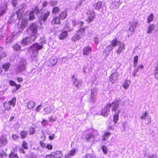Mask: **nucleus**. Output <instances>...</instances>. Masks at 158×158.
Instances as JSON below:
<instances>
[{
  "instance_id": "1",
  "label": "nucleus",
  "mask_w": 158,
  "mask_h": 158,
  "mask_svg": "<svg viewBox=\"0 0 158 158\" xmlns=\"http://www.w3.org/2000/svg\"><path fill=\"white\" fill-rule=\"evenodd\" d=\"M123 103L120 100H114L112 104L113 111H114L115 114L114 116V121L117 123L118 121L119 113L123 108Z\"/></svg>"
},
{
  "instance_id": "2",
  "label": "nucleus",
  "mask_w": 158,
  "mask_h": 158,
  "mask_svg": "<svg viewBox=\"0 0 158 158\" xmlns=\"http://www.w3.org/2000/svg\"><path fill=\"white\" fill-rule=\"evenodd\" d=\"M87 27H81L77 33H76L72 38V40L73 41H76L79 40L83 36L85 33Z\"/></svg>"
},
{
  "instance_id": "3",
  "label": "nucleus",
  "mask_w": 158,
  "mask_h": 158,
  "mask_svg": "<svg viewBox=\"0 0 158 158\" xmlns=\"http://www.w3.org/2000/svg\"><path fill=\"white\" fill-rule=\"evenodd\" d=\"M24 10V8H22L18 10L16 13H14L12 16L10 18V20L13 23H15L17 20L19 21L21 19V14H23Z\"/></svg>"
},
{
  "instance_id": "4",
  "label": "nucleus",
  "mask_w": 158,
  "mask_h": 158,
  "mask_svg": "<svg viewBox=\"0 0 158 158\" xmlns=\"http://www.w3.org/2000/svg\"><path fill=\"white\" fill-rule=\"evenodd\" d=\"M27 64L26 61L24 59H21L18 65L16 71L18 73H22L25 74L24 72L26 71V66Z\"/></svg>"
},
{
  "instance_id": "5",
  "label": "nucleus",
  "mask_w": 158,
  "mask_h": 158,
  "mask_svg": "<svg viewBox=\"0 0 158 158\" xmlns=\"http://www.w3.org/2000/svg\"><path fill=\"white\" fill-rule=\"evenodd\" d=\"M37 38V36L36 35H31L29 37H25L23 38L21 44H22L24 45H28L31 44V43L35 41Z\"/></svg>"
},
{
  "instance_id": "6",
  "label": "nucleus",
  "mask_w": 158,
  "mask_h": 158,
  "mask_svg": "<svg viewBox=\"0 0 158 158\" xmlns=\"http://www.w3.org/2000/svg\"><path fill=\"white\" fill-rule=\"evenodd\" d=\"M16 102V98H13L8 102H6L3 103V106L5 110H9L11 108V106L14 107L15 105Z\"/></svg>"
},
{
  "instance_id": "7",
  "label": "nucleus",
  "mask_w": 158,
  "mask_h": 158,
  "mask_svg": "<svg viewBox=\"0 0 158 158\" xmlns=\"http://www.w3.org/2000/svg\"><path fill=\"white\" fill-rule=\"evenodd\" d=\"M64 29L65 30H63L59 35V39L60 40H63L65 39L68 35V31H70L73 30V28L70 27L67 24L65 25Z\"/></svg>"
},
{
  "instance_id": "8",
  "label": "nucleus",
  "mask_w": 158,
  "mask_h": 158,
  "mask_svg": "<svg viewBox=\"0 0 158 158\" xmlns=\"http://www.w3.org/2000/svg\"><path fill=\"white\" fill-rule=\"evenodd\" d=\"M114 103V102L111 104H109L107 105L102 110L101 112V114L105 116H107L109 114L110 112V108L111 107L113 111L112 104Z\"/></svg>"
},
{
  "instance_id": "9",
  "label": "nucleus",
  "mask_w": 158,
  "mask_h": 158,
  "mask_svg": "<svg viewBox=\"0 0 158 158\" xmlns=\"http://www.w3.org/2000/svg\"><path fill=\"white\" fill-rule=\"evenodd\" d=\"M43 46L40 45L38 43H35L32 45L29 49V51L38 53L40 50L42 49Z\"/></svg>"
},
{
  "instance_id": "10",
  "label": "nucleus",
  "mask_w": 158,
  "mask_h": 158,
  "mask_svg": "<svg viewBox=\"0 0 158 158\" xmlns=\"http://www.w3.org/2000/svg\"><path fill=\"white\" fill-rule=\"evenodd\" d=\"M119 76L118 70L116 71L114 73H112L109 77L110 81L112 83H115L118 80V78Z\"/></svg>"
},
{
  "instance_id": "11",
  "label": "nucleus",
  "mask_w": 158,
  "mask_h": 158,
  "mask_svg": "<svg viewBox=\"0 0 158 158\" xmlns=\"http://www.w3.org/2000/svg\"><path fill=\"white\" fill-rule=\"evenodd\" d=\"M34 11H31L30 12H27L26 14H23L24 16L26 18V19H29L30 20H32L35 19V15Z\"/></svg>"
},
{
  "instance_id": "12",
  "label": "nucleus",
  "mask_w": 158,
  "mask_h": 158,
  "mask_svg": "<svg viewBox=\"0 0 158 158\" xmlns=\"http://www.w3.org/2000/svg\"><path fill=\"white\" fill-rule=\"evenodd\" d=\"M72 81L73 82L74 85L77 88L81 87V81H78L77 77L74 75H73L72 77Z\"/></svg>"
},
{
  "instance_id": "13",
  "label": "nucleus",
  "mask_w": 158,
  "mask_h": 158,
  "mask_svg": "<svg viewBox=\"0 0 158 158\" xmlns=\"http://www.w3.org/2000/svg\"><path fill=\"white\" fill-rule=\"evenodd\" d=\"M30 29L32 33V34L31 35H36L37 37L38 34L37 33L38 30V26L35 23L32 24L30 26Z\"/></svg>"
},
{
  "instance_id": "14",
  "label": "nucleus",
  "mask_w": 158,
  "mask_h": 158,
  "mask_svg": "<svg viewBox=\"0 0 158 158\" xmlns=\"http://www.w3.org/2000/svg\"><path fill=\"white\" fill-rule=\"evenodd\" d=\"M77 152L78 150L77 148L72 149L65 155V157L66 158H70L72 156H74Z\"/></svg>"
},
{
  "instance_id": "15",
  "label": "nucleus",
  "mask_w": 158,
  "mask_h": 158,
  "mask_svg": "<svg viewBox=\"0 0 158 158\" xmlns=\"http://www.w3.org/2000/svg\"><path fill=\"white\" fill-rule=\"evenodd\" d=\"M7 143V137L5 135H2L0 138V146H3L5 145Z\"/></svg>"
},
{
  "instance_id": "16",
  "label": "nucleus",
  "mask_w": 158,
  "mask_h": 158,
  "mask_svg": "<svg viewBox=\"0 0 158 158\" xmlns=\"http://www.w3.org/2000/svg\"><path fill=\"white\" fill-rule=\"evenodd\" d=\"M113 48L112 46L110 44L107 45L103 51V54L106 56H107L109 54L110 51L113 49Z\"/></svg>"
},
{
  "instance_id": "17",
  "label": "nucleus",
  "mask_w": 158,
  "mask_h": 158,
  "mask_svg": "<svg viewBox=\"0 0 158 158\" xmlns=\"http://www.w3.org/2000/svg\"><path fill=\"white\" fill-rule=\"evenodd\" d=\"M96 93L94 89H91V97L89 100L91 102H94L95 101Z\"/></svg>"
},
{
  "instance_id": "18",
  "label": "nucleus",
  "mask_w": 158,
  "mask_h": 158,
  "mask_svg": "<svg viewBox=\"0 0 158 158\" xmlns=\"http://www.w3.org/2000/svg\"><path fill=\"white\" fill-rule=\"evenodd\" d=\"M85 139L87 142L92 141L94 139V136L91 133H88L85 135Z\"/></svg>"
},
{
  "instance_id": "19",
  "label": "nucleus",
  "mask_w": 158,
  "mask_h": 158,
  "mask_svg": "<svg viewBox=\"0 0 158 158\" xmlns=\"http://www.w3.org/2000/svg\"><path fill=\"white\" fill-rule=\"evenodd\" d=\"M21 16V19H22L21 27L22 28H23L27 24V20L28 19H26V18L25 16H24L23 14H21L20 16Z\"/></svg>"
},
{
  "instance_id": "20",
  "label": "nucleus",
  "mask_w": 158,
  "mask_h": 158,
  "mask_svg": "<svg viewBox=\"0 0 158 158\" xmlns=\"http://www.w3.org/2000/svg\"><path fill=\"white\" fill-rule=\"evenodd\" d=\"M83 52L84 55H88L91 52V48L89 46L85 47L83 49Z\"/></svg>"
},
{
  "instance_id": "21",
  "label": "nucleus",
  "mask_w": 158,
  "mask_h": 158,
  "mask_svg": "<svg viewBox=\"0 0 158 158\" xmlns=\"http://www.w3.org/2000/svg\"><path fill=\"white\" fill-rule=\"evenodd\" d=\"M119 48L116 51V52L118 54H120L122 51L125 49V44L123 43L120 42L118 44Z\"/></svg>"
},
{
  "instance_id": "22",
  "label": "nucleus",
  "mask_w": 158,
  "mask_h": 158,
  "mask_svg": "<svg viewBox=\"0 0 158 158\" xmlns=\"http://www.w3.org/2000/svg\"><path fill=\"white\" fill-rule=\"evenodd\" d=\"M155 28V25L153 24H151L147 27V33L148 34H151Z\"/></svg>"
},
{
  "instance_id": "23",
  "label": "nucleus",
  "mask_w": 158,
  "mask_h": 158,
  "mask_svg": "<svg viewBox=\"0 0 158 158\" xmlns=\"http://www.w3.org/2000/svg\"><path fill=\"white\" fill-rule=\"evenodd\" d=\"M87 14H89V15L88 16L87 20L89 23H90L95 18V15L93 12H88Z\"/></svg>"
},
{
  "instance_id": "24",
  "label": "nucleus",
  "mask_w": 158,
  "mask_h": 158,
  "mask_svg": "<svg viewBox=\"0 0 158 158\" xmlns=\"http://www.w3.org/2000/svg\"><path fill=\"white\" fill-rule=\"evenodd\" d=\"M15 36V34L14 33H12L11 35L7 37L6 40V43L8 44L14 40Z\"/></svg>"
},
{
  "instance_id": "25",
  "label": "nucleus",
  "mask_w": 158,
  "mask_h": 158,
  "mask_svg": "<svg viewBox=\"0 0 158 158\" xmlns=\"http://www.w3.org/2000/svg\"><path fill=\"white\" fill-rule=\"evenodd\" d=\"M60 19L58 17H55L53 18L51 23L52 25L55 24H59L60 23Z\"/></svg>"
},
{
  "instance_id": "26",
  "label": "nucleus",
  "mask_w": 158,
  "mask_h": 158,
  "mask_svg": "<svg viewBox=\"0 0 158 158\" xmlns=\"http://www.w3.org/2000/svg\"><path fill=\"white\" fill-rule=\"evenodd\" d=\"M154 76L156 79H158V61L155 64Z\"/></svg>"
},
{
  "instance_id": "27",
  "label": "nucleus",
  "mask_w": 158,
  "mask_h": 158,
  "mask_svg": "<svg viewBox=\"0 0 158 158\" xmlns=\"http://www.w3.org/2000/svg\"><path fill=\"white\" fill-rule=\"evenodd\" d=\"M137 23H135L134 24L132 25L130 27L128 33L130 35H132L133 34L135 29L136 27Z\"/></svg>"
},
{
  "instance_id": "28",
  "label": "nucleus",
  "mask_w": 158,
  "mask_h": 158,
  "mask_svg": "<svg viewBox=\"0 0 158 158\" xmlns=\"http://www.w3.org/2000/svg\"><path fill=\"white\" fill-rule=\"evenodd\" d=\"M52 152L55 158H60L63 156V154L61 151H58Z\"/></svg>"
},
{
  "instance_id": "29",
  "label": "nucleus",
  "mask_w": 158,
  "mask_h": 158,
  "mask_svg": "<svg viewBox=\"0 0 158 158\" xmlns=\"http://www.w3.org/2000/svg\"><path fill=\"white\" fill-rule=\"evenodd\" d=\"M111 135V133L109 132H105L102 137L103 140H107Z\"/></svg>"
},
{
  "instance_id": "30",
  "label": "nucleus",
  "mask_w": 158,
  "mask_h": 158,
  "mask_svg": "<svg viewBox=\"0 0 158 158\" xmlns=\"http://www.w3.org/2000/svg\"><path fill=\"white\" fill-rule=\"evenodd\" d=\"M6 5L0 6V17L6 13Z\"/></svg>"
},
{
  "instance_id": "31",
  "label": "nucleus",
  "mask_w": 158,
  "mask_h": 158,
  "mask_svg": "<svg viewBox=\"0 0 158 158\" xmlns=\"http://www.w3.org/2000/svg\"><path fill=\"white\" fill-rule=\"evenodd\" d=\"M57 58H52L50 59L49 61L50 64H49V66H53L55 65L57 62Z\"/></svg>"
},
{
  "instance_id": "32",
  "label": "nucleus",
  "mask_w": 158,
  "mask_h": 158,
  "mask_svg": "<svg viewBox=\"0 0 158 158\" xmlns=\"http://www.w3.org/2000/svg\"><path fill=\"white\" fill-rule=\"evenodd\" d=\"M38 54V53L35 52H32V54L31 56V60L32 61H34L35 62H36L37 60V56Z\"/></svg>"
},
{
  "instance_id": "33",
  "label": "nucleus",
  "mask_w": 158,
  "mask_h": 158,
  "mask_svg": "<svg viewBox=\"0 0 158 158\" xmlns=\"http://www.w3.org/2000/svg\"><path fill=\"white\" fill-rule=\"evenodd\" d=\"M131 81L127 80L124 81L123 86L124 89H127L129 87Z\"/></svg>"
},
{
  "instance_id": "34",
  "label": "nucleus",
  "mask_w": 158,
  "mask_h": 158,
  "mask_svg": "<svg viewBox=\"0 0 158 158\" xmlns=\"http://www.w3.org/2000/svg\"><path fill=\"white\" fill-rule=\"evenodd\" d=\"M50 14V12L49 11H47L44 14L42 18V20L44 22L47 21Z\"/></svg>"
},
{
  "instance_id": "35",
  "label": "nucleus",
  "mask_w": 158,
  "mask_h": 158,
  "mask_svg": "<svg viewBox=\"0 0 158 158\" xmlns=\"http://www.w3.org/2000/svg\"><path fill=\"white\" fill-rule=\"evenodd\" d=\"M67 11L64 10L60 13V17L61 19H63L67 17Z\"/></svg>"
},
{
  "instance_id": "36",
  "label": "nucleus",
  "mask_w": 158,
  "mask_h": 158,
  "mask_svg": "<svg viewBox=\"0 0 158 158\" xmlns=\"http://www.w3.org/2000/svg\"><path fill=\"white\" fill-rule=\"evenodd\" d=\"M12 47L13 49L16 51L20 50L21 48V46L20 45V44L19 43L14 44Z\"/></svg>"
},
{
  "instance_id": "37",
  "label": "nucleus",
  "mask_w": 158,
  "mask_h": 158,
  "mask_svg": "<svg viewBox=\"0 0 158 158\" xmlns=\"http://www.w3.org/2000/svg\"><path fill=\"white\" fill-rule=\"evenodd\" d=\"M10 66L9 63L7 62L4 64L2 65V68L6 72L7 71Z\"/></svg>"
},
{
  "instance_id": "38",
  "label": "nucleus",
  "mask_w": 158,
  "mask_h": 158,
  "mask_svg": "<svg viewBox=\"0 0 158 158\" xmlns=\"http://www.w3.org/2000/svg\"><path fill=\"white\" fill-rule=\"evenodd\" d=\"M35 102L32 101H30L28 102L27 104V107L30 109H32L35 106Z\"/></svg>"
},
{
  "instance_id": "39",
  "label": "nucleus",
  "mask_w": 158,
  "mask_h": 158,
  "mask_svg": "<svg viewBox=\"0 0 158 158\" xmlns=\"http://www.w3.org/2000/svg\"><path fill=\"white\" fill-rule=\"evenodd\" d=\"M119 43L120 42H118L117 39H115L111 41V44L110 45H111L112 47L114 48L118 44V45Z\"/></svg>"
},
{
  "instance_id": "40",
  "label": "nucleus",
  "mask_w": 158,
  "mask_h": 158,
  "mask_svg": "<svg viewBox=\"0 0 158 158\" xmlns=\"http://www.w3.org/2000/svg\"><path fill=\"white\" fill-rule=\"evenodd\" d=\"M154 19V15L153 14H151L149 15L147 18V23H149L153 21Z\"/></svg>"
},
{
  "instance_id": "41",
  "label": "nucleus",
  "mask_w": 158,
  "mask_h": 158,
  "mask_svg": "<svg viewBox=\"0 0 158 158\" xmlns=\"http://www.w3.org/2000/svg\"><path fill=\"white\" fill-rule=\"evenodd\" d=\"M28 134V132L27 131H23L21 132L20 135L22 139H24L26 138Z\"/></svg>"
},
{
  "instance_id": "42",
  "label": "nucleus",
  "mask_w": 158,
  "mask_h": 158,
  "mask_svg": "<svg viewBox=\"0 0 158 158\" xmlns=\"http://www.w3.org/2000/svg\"><path fill=\"white\" fill-rule=\"evenodd\" d=\"M102 2H98L95 5V6L96 9L99 10L102 6Z\"/></svg>"
},
{
  "instance_id": "43",
  "label": "nucleus",
  "mask_w": 158,
  "mask_h": 158,
  "mask_svg": "<svg viewBox=\"0 0 158 158\" xmlns=\"http://www.w3.org/2000/svg\"><path fill=\"white\" fill-rule=\"evenodd\" d=\"M15 149L12 150L11 151V153L10 155V157L11 158L16 157L18 158L17 155L16 153H14Z\"/></svg>"
},
{
  "instance_id": "44",
  "label": "nucleus",
  "mask_w": 158,
  "mask_h": 158,
  "mask_svg": "<svg viewBox=\"0 0 158 158\" xmlns=\"http://www.w3.org/2000/svg\"><path fill=\"white\" fill-rule=\"evenodd\" d=\"M60 11V9L58 7H54L52 9V12L53 14H56Z\"/></svg>"
},
{
  "instance_id": "45",
  "label": "nucleus",
  "mask_w": 158,
  "mask_h": 158,
  "mask_svg": "<svg viewBox=\"0 0 158 158\" xmlns=\"http://www.w3.org/2000/svg\"><path fill=\"white\" fill-rule=\"evenodd\" d=\"M138 61V56H135L134 59L133 60V66L134 67H135L137 65V62Z\"/></svg>"
},
{
  "instance_id": "46",
  "label": "nucleus",
  "mask_w": 158,
  "mask_h": 158,
  "mask_svg": "<svg viewBox=\"0 0 158 158\" xmlns=\"http://www.w3.org/2000/svg\"><path fill=\"white\" fill-rule=\"evenodd\" d=\"M148 115V114L147 111L144 113H143L141 116L140 118L142 119H146V118Z\"/></svg>"
},
{
  "instance_id": "47",
  "label": "nucleus",
  "mask_w": 158,
  "mask_h": 158,
  "mask_svg": "<svg viewBox=\"0 0 158 158\" xmlns=\"http://www.w3.org/2000/svg\"><path fill=\"white\" fill-rule=\"evenodd\" d=\"M35 128L34 127H31L29 130V134L30 135H33L35 133Z\"/></svg>"
},
{
  "instance_id": "48",
  "label": "nucleus",
  "mask_w": 158,
  "mask_h": 158,
  "mask_svg": "<svg viewBox=\"0 0 158 158\" xmlns=\"http://www.w3.org/2000/svg\"><path fill=\"white\" fill-rule=\"evenodd\" d=\"M41 123L43 127H46L48 124V122L46 120H43L41 122Z\"/></svg>"
},
{
  "instance_id": "49",
  "label": "nucleus",
  "mask_w": 158,
  "mask_h": 158,
  "mask_svg": "<svg viewBox=\"0 0 158 158\" xmlns=\"http://www.w3.org/2000/svg\"><path fill=\"white\" fill-rule=\"evenodd\" d=\"M139 71V69H138L137 67L135 68L133 71V74L132 75V76L134 77H135V76H136L137 75L136 73Z\"/></svg>"
},
{
  "instance_id": "50",
  "label": "nucleus",
  "mask_w": 158,
  "mask_h": 158,
  "mask_svg": "<svg viewBox=\"0 0 158 158\" xmlns=\"http://www.w3.org/2000/svg\"><path fill=\"white\" fill-rule=\"evenodd\" d=\"M22 147L26 149H27L28 148L27 143L25 141H23L22 144Z\"/></svg>"
},
{
  "instance_id": "51",
  "label": "nucleus",
  "mask_w": 158,
  "mask_h": 158,
  "mask_svg": "<svg viewBox=\"0 0 158 158\" xmlns=\"http://www.w3.org/2000/svg\"><path fill=\"white\" fill-rule=\"evenodd\" d=\"M102 149L104 154H106L107 153V148L106 146H103Z\"/></svg>"
},
{
  "instance_id": "52",
  "label": "nucleus",
  "mask_w": 158,
  "mask_h": 158,
  "mask_svg": "<svg viewBox=\"0 0 158 158\" xmlns=\"http://www.w3.org/2000/svg\"><path fill=\"white\" fill-rule=\"evenodd\" d=\"M44 110L47 114L50 113L52 111V109L50 108H46L44 109Z\"/></svg>"
},
{
  "instance_id": "53",
  "label": "nucleus",
  "mask_w": 158,
  "mask_h": 158,
  "mask_svg": "<svg viewBox=\"0 0 158 158\" xmlns=\"http://www.w3.org/2000/svg\"><path fill=\"white\" fill-rule=\"evenodd\" d=\"M123 128V130L124 131L126 129L127 126V123L126 122L123 123L122 124Z\"/></svg>"
},
{
  "instance_id": "54",
  "label": "nucleus",
  "mask_w": 158,
  "mask_h": 158,
  "mask_svg": "<svg viewBox=\"0 0 158 158\" xmlns=\"http://www.w3.org/2000/svg\"><path fill=\"white\" fill-rule=\"evenodd\" d=\"M33 11H34V13L35 14H37L38 13L40 12V10L38 6H35Z\"/></svg>"
},
{
  "instance_id": "55",
  "label": "nucleus",
  "mask_w": 158,
  "mask_h": 158,
  "mask_svg": "<svg viewBox=\"0 0 158 158\" xmlns=\"http://www.w3.org/2000/svg\"><path fill=\"white\" fill-rule=\"evenodd\" d=\"M85 158H94V156L92 154H88L86 155Z\"/></svg>"
},
{
  "instance_id": "56",
  "label": "nucleus",
  "mask_w": 158,
  "mask_h": 158,
  "mask_svg": "<svg viewBox=\"0 0 158 158\" xmlns=\"http://www.w3.org/2000/svg\"><path fill=\"white\" fill-rule=\"evenodd\" d=\"M9 84L11 86H15L16 83L13 81L10 80L9 81Z\"/></svg>"
},
{
  "instance_id": "57",
  "label": "nucleus",
  "mask_w": 158,
  "mask_h": 158,
  "mask_svg": "<svg viewBox=\"0 0 158 158\" xmlns=\"http://www.w3.org/2000/svg\"><path fill=\"white\" fill-rule=\"evenodd\" d=\"M6 155L4 151L2 150H0V157H3Z\"/></svg>"
},
{
  "instance_id": "58",
  "label": "nucleus",
  "mask_w": 158,
  "mask_h": 158,
  "mask_svg": "<svg viewBox=\"0 0 158 158\" xmlns=\"http://www.w3.org/2000/svg\"><path fill=\"white\" fill-rule=\"evenodd\" d=\"M46 158H55V157H54L52 152L50 155H47Z\"/></svg>"
},
{
  "instance_id": "59",
  "label": "nucleus",
  "mask_w": 158,
  "mask_h": 158,
  "mask_svg": "<svg viewBox=\"0 0 158 158\" xmlns=\"http://www.w3.org/2000/svg\"><path fill=\"white\" fill-rule=\"evenodd\" d=\"M83 71L84 73H89V69L87 68H83Z\"/></svg>"
},
{
  "instance_id": "60",
  "label": "nucleus",
  "mask_w": 158,
  "mask_h": 158,
  "mask_svg": "<svg viewBox=\"0 0 158 158\" xmlns=\"http://www.w3.org/2000/svg\"><path fill=\"white\" fill-rule=\"evenodd\" d=\"M19 137L16 134H13L12 135V138L14 140L17 139Z\"/></svg>"
},
{
  "instance_id": "61",
  "label": "nucleus",
  "mask_w": 158,
  "mask_h": 158,
  "mask_svg": "<svg viewBox=\"0 0 158 158\" xmlns=\"http://www.w3.org/2000/svg\"><path fill=\"white\" fill-rule=\"evenodd\" d=\"M40 146L43 148H45L46 147V144L44 143L43 141H40Z\"/></svg>"
},
{
  "instance_id": "62",
  "label": "nucleus",
  "mask_w": 158,
  "mask_h": 158,
  "mask_svg": "<svg viewBox=\"0 0 158 158\" xmlns=\"http://www.w3.org/2000/svg\"><path fill=\"white\" fill-rule=\"evenodd\" d=\"M72 23L74 26H75L77 24H78V20H72Z\"/></svg>"
},
{
  "instance_id": "63",
  "label": "nucleus",
  "mask_w": 158,
  "mask_h": 158,
  "mask_svg": "<svg viewBox=\"0 0 158 158\" xmlns=\"http://www.w3.org/2000/svg\"><path fill=\"white\" fill-rule=\"evenodd\" d=\"M46 148L48 149L51 150L52 149V145L48 144L46 146Z\"/></svg>"
},
{
  "instance_id": "64",
  "label": "nucleus",
  "mask_w": 158,
  "mask_h": 158,
  "mask_svg": "<svg viewBox=\"0 0 158 158\" xmlns=\"http://www.w3.org/2000/svg\"><path fill=\"white\" fill-rule=\"evenodd\" d=\"M94 40L95 44H98V38L97 37H95L94 38Z\"/></svg>"
}]
</instances>
